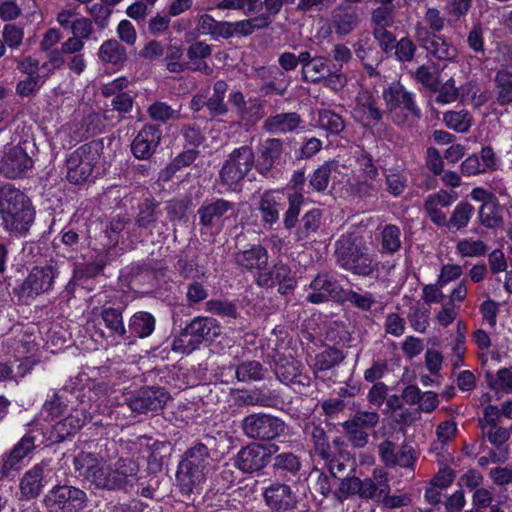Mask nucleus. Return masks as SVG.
Segmentation results:
<instances>
[{"label": "nucleus", "instance_id": "nucleus-25", "mask_svg": "<svg viewBox=\"0 0 512 512\" xmlns=\"http://www.w3.org/2000/svg\"><path fill=\"white\" fill-rule=\"evenodd\" d=\"M359 489L361 498L380 502L381 498L390 492L387 472L382 468L374 469L372 478L360 479Z\"/></svg>", "mask_w": 512, "mask_h": 512}, {"label": "nucleus", "instance_id": "nucleus-43", "mask_svg": "<svg viewBox=\"0 0 512 512\" xmlns=\"http://www.w3.org/2000/svg\"><path fill=\"white\" fill-rule=\"evenodd\" d=\"M401 230L394 224H387L381 230V251L394 254L401 248Z\"/></svg>", "mask_w": 512, "mask_h": 512}, {"label": "nucleus", "instance_id": "nucleus-32", "mask_svg": "<svg viewBox=\"0 0 512 512\" xmlns=\"http://www.w3.org/2000/svg\"><path fill=\"white\" fill-rule=\"evenodd\" d=\"M332 27L340 36L350 34L360 23L359 15L349 7L338 6L331 15Z\"/></svg>", "mask_w": 512, "mask_h": 512}, {"label": "nucleus", "instance_id": "nucleus-52", "mask_svg": "<svg viewBox=\"0 0 512 512\" xmlns=\"http://www.w3.org/2000/svg\"><path fill=\"white\" fill-rule=\"evenodd\" d=\"M320 217L321 214L319 210L316 209L304 214L296 231V239L303 240L307 238L311 233H314L319 228Z\"/></svg>", "mask_w": 512, "mask_h": 512}, {"label": "nucleus", "instance_id": "nucleus-36", "mask_svg": "<svg viewBox=\"0 0 512 512\" xmlns=\"http://www.w3.org/2000/svg\"><path fill=\"white\" fill-rule=\"evenodd\" d=\"M155 325L156 319L152 314L138 311L131 316L127 331L130 337L146 338L154 332Z\"/></svg>", "mask_w": 512, "mask_h": 512}, {"label": "nucleus", "instance_id": "nucleus-1", "mask_svg": "<svg viewBox=\"0 0 512 512\" xmlns=\"http://www.w3.org/2000/svg\"><path fill=\"white\" fill-rule=\"evenodd\" d=\"M74 468L96 489L124 490L135 478L137 467L127 458L106 462L96 453L82 451L74 457Z\"/></svg>", "mask_w": 512, "mask_h": 512}, {"label": "nucleus", "instance_id": "nucleus-27", "mask_svg": "<svg viewBox=\"0 0 512 512\" xmlns=\"http://www.w3.org/2000/svg\"><path fill=\"white\" fill-rule=\"evenodd\" d=\"M35 447L34 438L25 435L18 441L11 451L2 457L1 472L3 475H8L13 470L21 468L22 460L33 450Z\"/></svg>", "mask_w": 512, "mask_h": 512}, {"label": "nucleus", "instance_id": "nucleus-45", "mask_svg": "<svg viewBox=\"0 0 512 512\" xmlns=\"http://www.w3.org/2000/svg\"><path fill=\"white\" fill-rule=\"evenodd\" d=\"M443 122L449 129L464 133L472 126V116L465 109L460 111H448L443 115Z\"/></svg>", "mask_w": 512, "mask_h": 512}, {"label": "nucleus", "instance_id": "nucleus-22", "mask_svg": "<svg viewBox=\"0 0 512 512\" xmlns=\"http://www.w3.org/2000/svg\"><path fill=\"white\" fill-rule=\"evenodd\" d=\"M283 153V141L278 138H268L261 142L257 148L256 170L263 176H267L276 161Z\"/></svg>", "mask_w": 512, "mask_h": 512}, {"label": "nucleus", "instance_id": "nucleus-55", "mask_svg": "<svg viewBox=\"0 0 512 512\" xmlns=\"http://www.w3.org/2000/svg\"><path fill=\"white\" fill-rule=\"evenodd\" d=\"M23 27L9 23L5 24L2 29V42L10 49H18L24 40Z\"/></svg>", "mask_w": 512, "mask_h": 512}, {"label": "nucleus", "instance_id": "nucleus-33", "mask_svg": "<svg viewBox=\"0 0 512 512\" xmlns=\"http://www.w3.org/2000/svg\"><path fill=\"white\" fill-rule=\"evenodd\" d=\"M236 263L247 270H263L268 263V252L261 245H254L250 249L235 253Z\"/></svg>", "mask_w": 512, "mask_h": 512}, {"label": "nucleus", "instance_id": "nucleus-28", "mask_svg": "<svg viewBox=\"0 0 512 512\" xmlns=\"http://www.w3.org/2000/svg\"><path fill=\"white\" fill-rule=\"evenodd\" d=\"M211 54V45L202 41L192 43L187 49V58L189 61L186 64V68L188 67L194 72H201L207 76L212 75L214 70L212 66L206 62V59L209 58Z\"/></svg>", "mask_w": 512, "mask_h": 512}, {"label": "nucleus", "instance_id": "nucleus-8", "mask_svg": "<svg viewBox=\"0 0 512 512\" xmlns=\"http://www.w3.org/2000/svg\"><path fill=\"white\" fill-rule=\"evenodd\" d=\"M241 428L250 439L269 441L283 435L286 424L270 414L254 413L242 420Z\"/></svg>", "mask_w": 512, "mask_h": 512}, {"label": "nucleus", "instance_id": "nucleus-54", "mask_svg": "<svg viewBox=\"0 0 512 512\" xmlns=\"http://www.w3.org/2000/svg\"><path fill=\"white\" fill-rule=\"evenodd\" d=\"M344 359L343 354L333 348H329L319 353L315 357V371H326L340 363Z\"/></svg>", "mask_w": 512, "mask_h": 512}, {"label": "nucleus", "instance_id": "nucleus-37", "mask_svg": "<svg viewBox=\"0 0 512 512\" xmlns=\"http://www.w3.org/2000/svg\"><path fill=\"white\" fill-rule=\"evenodd\" d=\"M478 223L487 229H497L503 224V210L497 200L481 204L477 215Z\"/></svg>", "mask_w": 512, "mask_h": 512}, {"label": "nucleus", "instance_id": "nucleus-20", "mask_svg": "<svg viewBox=\"0 0 512 512\" xmlns=\"http://www.w3.org/2000/svg\"><path fill=\"white\" fill-rule=\"evenodd\" d=\"M303 123L298 113L283 112L267 117L263 129L270 134L300 133L303 130Z\"/></svg>", "mask_w": 512, "mask_h": 512}, {"label": "nucleus", "instance_id": "nucleus-19", "mask_svg": "<svg viewBox=\"0 0 512 512\" xmlns=\"http://www.w3.org/2000/svg\"><path fill=\"white\" fill-rule=\"evenodd\" d=\"M235 208V203L217 198L211 201H205L197 210L199 223L206 227L212 228L220 225L222 218Z\"/></svg>", "mask_w": 512, "mask_h": 512}, {"label": "nucleus", "instance_id": "nucleus-61", "mask_svg": "<svg viewBox=\"0 0 512 512\" xmlns=\"http://www.w3.org/2000/svg\"><path fill=\"white\" fill-rule=\"evenodd\" d=\"M429 314V309L423 306L413 308L408 314L411 327L417 332L424 333L429 327Z\"/></svg>", "mask_w": 512, "mask_h": 512}, {"label": "nucleus", "instance_id": "nucleus-35", "mask_svg": "<svg viewBox=\"0 0 512 512\" xmlns=\"http://www.w3.org/2000/svg\"><path fill=\"white\" fill-rule=\"evenodd\" d=\"M493 93L499 106L512 104V72L508 69H499L493 78Z\"/></svg>", "mask_w": 512, "mask_h": 512}, {"label": "nucleus", "instance_id": "nucleus-15", "mask_svg": "<svg viewBox=\"0 0 512 512\" xmlns=\"http://www.w3.org/2000/svg\"><path fill=\"white\" fill-rule=\"evenodd\" d=\"M266 506L273 512H288L297 507L298 497L291 487L284 483H273L263 492Z\"/></svg>", "mask_w": 512, "mask_h": 512}, {"label": "nucleus", "instance_id": "nucleus-62", "mask_svg": "<svg viewBox=\"0 0 512 512\" xmlns=\"http://www.w3.org/2000/svg\"><path fill=\"white\" fill-rule=\"evenodd\" d=\"M87 11L99 29H105L108 26L112 10L103 2L94 3L87 7Z\"/></svg>", "mask_w": 512, "mask_h": 512}, {"label": "nucleus", "instance_id": "nucleus-11", "mask_svg": "<svg viewBox=\"0 0 512 512\" xmlns=\"http://www.w3.org/2000/svg\"><path fill=\"white\" fill-rule=\"evenodd\" d=\"M269 22V18L265 15H257L236 22L217 21L213 37L224 39L234 36L248 37L257 31L267 29Z\"/></svg>", "mask_w": 512, "mask_h": 512}, {"label": "nucleus", "instance_id": "nucleus-7", "mask_svg": "<svg viewBox=\"0 0 512 512\" xmlns=\"http://www.w3.org/2000/svg\"><path fill=\"white\" fill-rule=\"evenodd\" d=\"M382 96L396 124H403L409 115H418L413 94L407 91L399 81L392 82L385 88Z\"/></svg>", "mask_w": 512, "mask_h": 512}, {"label": "nucleus", "instance_id": "nucleus-60", "mask_svg": "<svg viewBox=\"0 0 512 512\" xmlns=\"http://www.w3.org/2000/svg\"><path fill=\"white\" fill-rule=\"evenodd\" d=\"M46 53L47 61L42 63L40 69L45 73V76H48L65 65L66 60L64 56L66 54L62 52L61 47L50 49V51Z\"/></svg>", "mask_w": 512, "mask_h": 512}, {"label": "nucleus", "instance_id": "nucleus-51", "mask_svg": "<svg viewBox=\"0 0 512 512\" xmlns=\"http://www.w3.org/2000/svg\"><path fill=\"white\" fill-rule=\"evenodd\" d=\"M318 124L322 129L332 134H339L345 128L343 118L332 110H320L318 114Z\"/></svg>", "mask_w": 512, "mask_h": 512}, {"label": "nucleus", "instance_id": "nucleus-40", "mask_svg": "<svg viewBox=\"0 0 512 512\" xmlns=\"http://www.w3.org/2000/svg\"><path fill=\"white\" fill-rule=\"evenodd\" d=\"M100 315L106 328L112 335L124 340L130 338L123 322L122 312L119 309L112 307L104 308Z\"/></svg>", "mask_w": 512, "mask_h": 512}, {"label": "nucleus", "instance_id": "nucleus-17", "mask_svg": "<svg viewBox=\"0 0 512 512\" xmlns=\"http://www.w3.org/2000/svg\"><path fill=\"white\" fill-rule=\"evenodd\" d=\"M457 198L456 192L440 189L425 198L423 204L424 212L433 224L442 227V224L446 223V213L442 209L450 207Z\"/></svg>", "mask_w": 512, "mask_h": 512}, {"label": "nucleus", "instance_id": "nucleus-9", "mask_svg": "<svg viewBox=\"0 0 512 512\" xmlns=\"http://www.w3.org/2000/svg\"><path fill=\"white\" fill-rule=\"evenodd\" d=\"M49 512H79L87 502V494L74 486L58 485L53 487L44 498Z\"/></svg>", "mask_w": 512, "mask_h": 512}, {"label": "nucleus", "instance_id": "nucleus-64", "mask_svg": "<svg viewBox=\"0 0 512 512\" xmlns=\"http://www.w3.org/2000/svg\"><path fill=\"white\" fill-rule=\"evenodd\" d=\"M386 186L387 191L391 195L399 196L404 192L407 186V178L399 171L390 170L389 173L386 174Z\"/></svg>", "mask_w": 512, "mask_h": 512}, {"label": "nucleus", "instance_id": "nucleus-34", "mask_svg": "<svg viewBox=\"0 0 512 512\" xmlns=\"http://www.w3.org/2000/svg\"><path fill=\"white\" fill-rule=\"evenodd\" d=\"M475 213L474 206L468 201H460L453 208L449 218L446 217V227L449 231L456 232L465 229Z\"/></svg>", "mask_w": 512, "mask_h": 512}, {"label": "nucleus", "instance_id": "nucleus-59", "mask_svg": "<svg viewBox=\"0 0 512 512\" xmlns=\"http://www.w3.org/2000/svg\"><path fill=\"white\" fill-rule=\"evenodd\" d=\"M183 56V48L178 45H169L167 47L165 62L168 71L180 73L186 69V64L181 62Z\"/></svg>", "mask_w": 512, "mask_h": 512}, {"label": "nucleus", "instance_id": "nucleus-2", "mask_svg": "<svg viewBox=\"0 0 512 512\" xmlns=\"http://www.w3.org/2000/svg\"><path fill=\"white\" fill-rule=\"evenodd\" d=\"M0 217L6 230L24 234L34 221L35 211L20 189L6 183L0 186Z\"/></svg>", "mask_w": 512, "mask_h": 512}, {"label": "nucleus", "instance_id": "nucleus-5", "mask_svg": "<svg viewBox=\"0 0 512 512\" xmlns=\"http://www.w3.org/2000/svg\"><path fill=\"white\" fill-rule=\"evenodd\" d=\"M255 165V155L251 147L234 149L225 160L219 178L223 185L233 187L239 184Z\"/></svg>", "mask_w": 512, "mask_h": 512}, {"label": "nucleus", "instance_id": "nucleus-41", "mask_svg": "<svg viewBox=\"0 0 512 512\" xmlns=\"http://www.w3.org/2000/svg\"><path fill=\"white\" fill-rule=\"evenodd\" d=\"M488 250V245L480 239L463 238L456 244V252L463 258L482 257Z\"/></svg>", "mask_w": 512, "mask_h": 512}, {"label": "nucleus", "instance_id": "nucleus-49", "mask_svg": "<svg viewBox=\"0 0 512 512\" xmlns=\"http://www.w3.org/2000/svg\"><path fill=\"white\" fill-rule=\"evenodd\" d=\"M273 468L281 473H289L295 476L301 469V462L297 455L291 452H283L274 457Z\"/></svg>", "mask_w": 512, "mask_h": 512}, {"label": "nucleus", "instance_id": "nucleus-18", "mask_svg": "<svg viewBox=\"0 0 512 512\" xmlns=\"http://www.w3.org/2000/svg\"><path fill=\"white\" fill-rule=\"evenodd\" d=\"M353 117L365 127L375 126L382 119L376 99L369 91H361L356 96Z\"/></svg>", "mask_w": 512, "mask_h": 512}, {"label": "nucleus", "instance_id": "nucleus-38", "mask_svg": "<svg viewBox=\"0 0 512 512\" xmlns=\"http://www.w3.org/2000/svg\"><path fill=\"white\" fill-rule=\"evenodd\" d=\"M288 269L284 264H275L272 268L266 270H260L257 276V284L263 287H272L275 284L279 283L282 285V282H288L289 284L286 286L287 288H291L293 286V280L291 278L287 279ZM283 287L281 286L280 289Z\"/></svg>", "mask_w": 512, "mask_h": 512}, {"label": "nucleus", "instance_id": "nucleus-47", "mask_svg": "<svg viewBox=\"0 0 512 512\" xmlns=\"http://www.w3.org/2000/svg\"><path fill=\"white\" fill-rule=\"evenodd\" d=\"M147 113L153 121L161 123L180 119V109H174L172 106L162 101H155L150 104Z\"/></svg>", "mask_w": 512, "mask_h": 512}, {"label": "nucleus", "instance_id": "nucleus-58", "mask_svg": "<svg viewBox=\"0 0 512 512\" xmlns=\"http://www.w3.org/2000/svg\"><path fill=\"white\" fill-rule=\"evenodd\" d=\"M200 343L190 335L188 327L182 330L172 342V350L182 354H189L199 347Z\"/></svg>", "mask_w": 512, "mask_h": 512}, {"label": "nucleus", "instance_id": "nucleus-57", "mask_svg": "<svg viewBox=\"0 0 512 512\" xmlns=\"http://www.w3.org/2000/svg\"><path fill=\"white\" fill-rule=\"evenodd\" d=\"M434 91L437 93L435 102L438 104H450L455 102L459 97V89L456 87L455 80L453 78H449L439 87L437 83L436 90Z\"/></svg>", "mask_w": 512, "mask_h": 512}, {"label": "nucleus", "instance_id": "nucleus-63", "mask_svg": "<svg viewBox=\"0 0 512 512\" xmlns=\"http://www.w3.org/2000/svg\"><path fill=\"white\" fill-rule=\"evenodd\" d=\"M393 49H395L394 54L397 60L401 62H410L415 56L417 46L410 38L403 37L396 42Z\"/></svg>", "mask_w": 512, "mask_h": 512}, {"label": "nucleus", "instance_id": "nucleus-23", "mask_svg": "<svg viewBox=\"0 0 512 512\" xmlns=\"http://www.w3.org/2000/svg\"><path fill=\"white\" fill-rule=\"evenodd\" d=\"M339 284L328 274H318L309 285L310 292L306 299L313 304H320L334 299L339 294Z\"/></svg>", "mask_w": 512, "mask_h": 512}, {"label": "nucleus", "instance_id": "nucleus-10", "mask_svg": "<svg viewBox=\"0 0 512 512\" xmlns=\"http://www.w3.org/2000/svg\"><path fill=\"white\" fill-rule=\"evenodd\" d=\"M32 167V158L20 146H6L0 154V173L8 179L22 177Z\"/></svg>", "mask_w": 512, "mask_h": 512}, {"label": "nucleus", "instance_id": "nucleus-14", "mask_svg": "<svg viewBox=\"0 0 512 512\" xmlns=\"http://www.w3.org/2000/svg\"><path fill=\"white\" fill-rule=\"evenodd\" d=\"M270 457V449L257 443H251L239 450L235 466L244 473L257 472L269 464Z\"/></svg>", "mask_w": 512, "mask_h": 512}, {"label": "nucleus", "instance_id": "nucleus-6", "mask_svg": "<svg viewBox=\"0 0 512 512\" xmlns=\"http://www.w3.org/2000/svg\"><path fill=\"white\" fill-rule=\"evenodd\" d=\"M99 157V148L95 143L84 144L73 151L66 160L68 181L73 184L86 181Z\"/></svg>", "mask_w": 512, "mask_h": 512}, {"label": "nucleus", "instance_id": "nucleus-42", "mask_svg": "<svg viewBox=\"0 0 512 512\" xmlns=\"http://www.w3.org/2000/svg\"><path fill=\"white\" fill-rule=\"evenodd\" d=\"M288 209L284 213L283 224L287 230L296 226L300 215L301 207L304 203V196L300 191H294L287 195Z\"/></svg>", "mask_w": 512, "mask_h": 512}, {"label": "nucleus", "instance_id": "nucleus-30", "mask_svg": "<svg viewBox=\"0 0 512 512\" xmlns=\"http://www.w3.org/2000/svg\"><path fill=\"white\" fill-rule=\"evenodd\" d=\"M47 464L41 462L28 470L21 479L20 490L25 498H35L44 487L45 467Z\"/></svg>", "mask_w": 512, "mask_h": 512}, {"label": "nucleus", "instance_id": "nucleus-13", "mask_svg": "<svg viewBox=\"0 0 512 512\" xmlns=\"http://www.w3.org/2000/svg\"><path fill=\"white\" fill-rule=\"evenodd\" d=\"M415 38L422 48L439 60H453L457 56L453 45L421 24L415 26Z\"/></svg>", "mask_w": 512, "mask_h": 512}, {"label": "nucleus", "instance_id": "nucleus-29", "mask_svg": "<svg viewBox=\"0 0 512 512\" xmlns=\"http://www.w3.org/2000/svg\"><path fill=\"white\" fill-rule=\"evenodd\" d=\"M187 327L190 335L200 344L204 341H213L221 334L219 322L211 317H195Z\"/></svg>", "mask_w": 512, "mask_h": 512}, {"label": "nucleus", "instance_id": "nucleus-44", "mask_svg": "<svg viewBox=\"0 0 512 512\" xmlns=\"http://www.w3.org/2000/svg\"><path fill=\"white\" fill-rule=\"evenodd\" d=\"M158 204L145 200L139 206V213L135 220V226L138 229H150L153 227L159 218V211H157Z\"/></svg>", "mask_w": 512, "mask_h": 512}, {"label": "nucleus", "instance_id": "nucleus-53", "mask_svg": "<svg viewBox=\"0 0 512 512\" xmlns=\"http://www.w3.org/2000/svg\"><path fill=\"white\" fill-rule=\"evenodd\" d=\"M327 67V59L323 56H315L309 66L302 69L304 81L319 83L324 79V72Z\"/></svg>", "mask_w": 512, "mask_h": 512}, {"label": "nucleus", "instance_id": "nucleus-3", "mask_svg": "<svg viewBox=\"0 0 512 512\" xmlns=\"http://www.w3.org/2000/svg\"><path fill=\"white\" fill-rule=\"evenodd\" d=\"M335 257L341 268L358 276L369 277L378 271L375 256L356 232L345 233L336 241Z\"/></svg>", "mask_w": 512, "mask_h": 512}, {"label": "nucleus", "instance_id": "nucleus-31", "mask_svg": "<svg viewBox=\"0 0 512 512\" xmlns=\"http://www.w3.org/2000/svg\"><path fill=\"white\" fill-rule=\"evenodd\" d=\"M92 420V416L85 410H76L73 414L58 421L54 425V431L60 441L76 434L86 423Z\"/></svg>", "mask_w": 512, "mask_h": 512}, {"label": "nucleus", "instance_id": "nucleus-50", "mask_svg": "<svg viewBox=\"0 0 512 512\" xmlns=\"http://www.w3.org/2000/svg\"><path fill=\"white\" fill-rule=\"evenodd\" d=\"M235 375L238 381H258L264 376V369L260 362L252 360L242 362L236 367Z\"/></svg>", "mask_w": 512, "mask_h": 512}, {"label": "nucleus", "instance_id": "nucleus-56", "mask_svg": "<svg viewBox=\"0 0 512 512\" xmlns=\"http://www.w3.org/2000/svg\"><path fill=\"white\" fill-rule=\"evenodd\" d=\"M394 8L380 6L375 8L371 14V25L373 29L390 28L394 25Z\"/></svg>", "mask_w": 512, "mask_h": 512}, {"label": "nucleus", "instance_id": "nucleus-21", "mask_svg": "<svg viewBox=\"0 0 512 512\" xmlns=\"http://www.w3.org/2000/svg\"><path fill=\"white\" fill-rule=\"evenodd\" d=\"M284 201V194L278 190H268L260 196L257 210L260 213L261 221L265 225L272 226L279 221Z\"/></svg>", "mask_w": 512, "mask_h": 512}, {"label": "nucleus", "instance_id": "nucleus-12", "mask_svg": "<svg viewBox=\"0 0 512 512\" xmlns=\"http://www.w3.org/2000/svg\"><path fill=\"white\" fill-rule=\"evenodd\" d=\"M169 399L170 395L164 388L150 387L130 396L126 403L133 412L147 413L161 410Z\"/></svg>", "mask_w": 512, "mask_h": 512}, {"label": "nucleus", "instance_id": "nucleus-46", "mask_svg": "<svg viewBox=\"0 0 512 512\" xmlns=\"http://www.w3.org/2000/svg\"><path fill=\"white\" fill-rule=\"evenodd\" d=\"M305 433L311 437L315 452L324 460L329 459L330 446L324 429L313 423L307 424Z\"/></svg>", "mask_w": 512, "mask_h": 512}, {"label": "nucleus", "instance_id": "nucleus-48", "mask_svg": "<svg viewBox=\"0 0 512 512\" xmlns=\"http://www.w3.org/2000/svg\"><path fill=\"white\" fill-rule=\"evenodd\" d=\"M337 165L334 162H325L319 166L311 175L309 184L313 190L323 192L327 189L331 173L336 171Z\"/></svg>", "mask_w": 512, "mask_h": 512}, {"label": "nucleus", "instance_id": "nucleus-4", "mask_svg": "<svg viewBox=\"0 0 512 512\" xmlns=\"http://www.w3.org/2000/svg\"><path fill=\"white\" fill-rule=\"evenodd\" d=\"M205 440L206 443L198 442L187 449L179 464L177 479L182 490L187 493L192 492L195 487L202 484L211 470L208 446L215 439L211 436H206Z\"/></svg>", "mask_w": 512, "mask_h": 512}, {"label": "nucleus", "instance_id": "nucleus-26", "mask_svg": "<svg viewBox=\"0 0 512 512\" xmlns=\"http://www.w3.org/2000/svg\"><path fill=\"white\" fill-rule=\"evenodd\" d=\"M57 275L58 271L52 265L34 267L25 280V289L36 295L44 293L52 287Z\"/></svg>", "mask_w": 512, "mask_h": 512}, {"label": "nucleus", "instance_id": "nucleus-24", "mask_svg": "<svg viewBox=\"0 0 512 512\" xmlns=\"http://www.w3.org/2000/svg\"><path fill=\"white\" fill-rule=\"evenodd\" d=\"M161 133L159 129L152 124H146L137 134L131 144V150L138 159H147L155 151L159 144Z\"/></svg>", "mask_w": 512, "mask_h": 512}, {"label": "nucleus", "instance_id": "nucleus-16", "mask_svg": "<svg viewBox=\"0 0 512 512\" xmlns=\"http://www.w3.org/2000/svg\"><path fill=\"white\" fill-rule=\"evenodd\" d=\"M274 373L277 379L286 384L309 386L310 377L302 374L303 365L292 356L278 354L274 360Z\"/></svg>", "mask_w": 512, "mask_h": 512}, {"label": "nucleus", "instance_id": "nucleus-39", "mask_svg": "<svg viewBox=\"0 0 512 512\" xmlns=\"http://www.w3.org/2000/svg\"><path fill=\"white\" fill-rule=\"evenodd\" d=\"M98 57L102 62L112 65L123 64L127 59L126 49L117 40L104 41L99 50Z\"/></svg>", "mask_w": 512, "mask_h": 512}]
</instances>
